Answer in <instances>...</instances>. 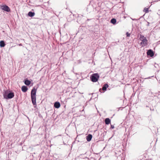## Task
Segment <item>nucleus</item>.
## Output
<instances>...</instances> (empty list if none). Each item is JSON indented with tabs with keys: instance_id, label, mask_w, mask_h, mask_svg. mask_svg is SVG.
<instances>
[{
	"instance_id": "nucleus-1",
	"label": "nucleus",
	"mask_w": 160,
	"mask_h": 160,
	"mask_svg": "<svg viewBox=\"0 0 160 160\" xmlns=\"http://www.w3.org/2000/svg\"><path fill=\"white\" fill-rule=\"evenodd\" d=\"M3 96L4 98L8 99L13 98L14 96V93L13 92L8 90L5 91Z\"/></svg>"
},
{
	"instance_id": "nucleus-2",
	"label": "nucleus",
	"mask_w": 160,
	"mask_h": 160,
	"mask_svg": "<svg viewBox=\"0 0 160 160\" xmlns=\"http://www.w3.org/2000/svg\"><path fill=\"white\" fill-rule=\"evenodd\" d=\"M37 89L34 87L31 91V96L32 101L33 105H36V93Z\"/></svg>"
},
{
	"instance_id": "nucleus-3",
	"label": "nucleus",
	"mask_w": 160,
	"mask_h": 160,
	"mask_svg": "<svg viewBox=\"0 0 160 160\" xmlns=\"http://www.w3.org/2000/svg\"><path fill=\"white\" fill-rule=\"evenodd\" d=\"M99 77L100 76L98 73H94L91 75L90 78L92 82H96L98 81Z\"/></svg>"
},
{
	"instance_id": "nucleus-4",
	"label": "nucleus",
	"mask_w": 160,
	"mask_h": 160,
	"mask_svg": "<svg viewBox=\"0 0 160 160\" xmlns=\"http://www.w3.org/2000/svg\"><path fill=\"white\" fill-rule=\"evenodd\" d=\"M141 40L142 41L141 42V45L142 47H144L148 45V40L146 37L143 36L141 35Z\"/></svg>"
},
{
	"instance_id": "nucleus-5",
	"label": "nucleus",
	"mask_w": 160,
	"mask_h": 160,
	"mask_svg": "<svg viewBox=\"0 0 160 160\" xmlns=\"http://www.w3.org/2000/svg\"><path fill=\"white\" fill-rule=\"evenodd\" d=\"M0 8L2 10L7 12H9L10 11V8L8 6L6 5H1L0 6Z\"/></svg>"
},
{
	"instance_id": "nucleus-6",
	"label": "nucleus",
	"mask_w": 160,
	"mask_h": 160,
	"mask_svg": "<svg viewBox=\"0 0 160 160\" xmlns=\"http://www.w3.org/2000/svg\"><path fill=\"white\" fill-rule=\"evenodd\" d=\"M108 87V85L107 84H105L102 87V88H100L99 89V92H102L101 91L103 90L104 91H106L107 88Z\"/></svg>"
},
{
	"instance_id": "nucleus-7",
	"label": "nucleus",
	"mask_w": 160,
	"mask_h": 160,
	"mask_svg": "<svg viewBox=\"0 0 160 160\" xmlns=\"http://www.w3.org/2000/svg\"><path fill=\"white\" fill-rule=\"evenodd\" d=\"M147 54L148 56L152 57L154 55V52L151 49L149 50L147 52Z\"/></svg>"
},
{
	"instance_id": "nucleus-8",
	"label": "nucleus",
	"mask_w": 160,
	"mask_h": 160,
	"mask_svg": "<svg viewBox=\"0 0 160 160\" xmlns=\"http://www.w3.org/2000/svg\"><path fill=\"white\" fill-rule=\"evenodd\" d=\"M60 106V103L58 102H55L54 104V107L56 108H59Z\"/></svg>"
},
{
	"instance_id": "nucleus-9",
	"label": "nucleus",
	"mask_w": 160,
	"mask_h": 160,
	"mask_svg": "<svg viewBox=\"0 0 160 160\" xmlns=\"http://www.w3.org/2000/svg\"><path fill=\"white\" fill-rule=\"evenodd\" d=\"M22 91L24 92H25L27 91L28 89V88L27 86H23L21 88Z\"/></svg>"
},
{
	"instance_id": "nucleus-10",
	"label": "nucleus",
	"mask_w": 160,
	"mask_h": 160,
	"mask_svg": "<svg viewBox=\"0 0 160 160\" xmlns=\"http://www.w3.org/2000/svg\"><path fill=\"white\" fill-rule=\"evenodd\" d=\"M105 122L106 124L108 125L110 123L111 120L108 118H106L105 119Z\"/></svg>"
},
{
	"instance_id": "nucleus-11",
	"label": "nucleus",
	"mask_w": 160,
	"mask_h": 160,
	"mask_svg": "<svg viewBox=\"0 0 160 160\" xmlns=\"http://www.w3.org/2000/svg\"><path fill=\"white\" fill-rule=\"evenodd\" d=\"M28 14L29 16L32 17L34 16L35 13L34 12L30 11L28 12Z\"/></svg>"
},
{
	"instance_id": "nucleus-12",
	"label": "nucleus",
	"mask_w": 160,
	"mask_h": 160,
	"mask_svg": "<svg viewBox=\"0 0 160 160\" xmlns=\"http://www.w3.org/2000/svg\"><path fill=\"white\" fill-rule=\"evenodd\" d=\"M31 82V81L28 79H26L25 80L24 83L26 85L29 86V85H30Z\"/></svg>"
},
{
	"instance_id": "nucleus-13",
	"label": "nucleus",
	"mask_w": 160,
	"mask_h": 160,
	"mask_svg": "<svg viewBox=\"0 0 160 160\" xmlns=\"http://www.w3.org/2000/svg\"><path fill=\"white\" fill-rule=\"evenodd\" d=\"M5 42L4 41L2 40L0 42V47H3L5 45Z\"/></svg>"
},
{
	"instance_id": "nucleus-14",
	"label": "nucleus",
	"mask_w": 160,
	"mask_h": 160,
	"mask_svg": "<svg viewBox=\"0 0 160 160\" xmlns=\"http://www.w3.org/2000/svg\"><path fill=\"white\" fill-rule=\"evenodd\" d=\"M92 138V135L91 134H88L86 137L87 140H91Z\"/></svg>"
},
{
	"instance_id": "nucleus-15",
	"label": "nucleus",
	"mask_w": 160,
	"mask_h": 160,
	"mask_svg": "<svg viewBox=\"0 0 160 160\" xmlns=\"http://www.w3.org/2000/svg\"><path fill=\"white\" fill-rule=\"evenodd\" d=\"M110 22L113 24H115L116 22V20L114 18H112L110 21Z\"/></svg>"
},
{
	"instance_id": "nucleus-16",
	"label": "nucleus",
	"mask_w": 160,
	"mask_h": 160,
	"mask_svg": "<svg viewBox=\"0 0 160 160\" xmlns=\"http://www.w3.org/2000/svg\"><path fill=\"white\" fill-rule=\"evenodd\" d=\"M148 8H145L143 11L144 12L146 13L148 12Z\"/></svg>"
},
{
	"instance_id": "nucleus-17",
	"label": "nucleus",
	"mask_w": 160,
	"mask_h": 160,
	"mask_svg": "<svg viewBox=\"0 0 160 160\" xmlns=\"http://www.w3.org/2000/svg\"><path fill=\"white\" fill-rule=\"evenodd\" d=\"M126 35H127V37H129L130 36V34L128 32H127L126 33Z\"/></svg>"
},
{
	"instance_id": "nucleus-18",
	"label": "nucleus",
	"mask_w": 160,
	"mask_h": 160,
	"mask_svg": "<svg viewBox=\"0 0 160 160\" xmlns=\"http://www.w3.org/2000/svg\"><path fill=\"white\" fill-rule=\"evenodd\" d=\"M114 128V126L113 125H111V129H113Z\"/></svg>"
},
{
	"instance_id": "nucleus-19",
	"label": "nucleus",
	"mask_w": 160,
	"mask_h": 160,
	"mask_svg": "<svg viewBox=\"0 0 160 160\" xmlns=\"http://www.w3.org/2000/svg\"><path fill=\"white\" fill-rule=\"evenodd\" d=\"M19 45L20 46H21L22 45V44L21 43H20L19 44Z\"/></svg>"
},
{
	"instance_id": "nucleus-20",
	"label": "nucleus",
	"mask_w": 160,
	"mask_h": 160,
	"mask_svg": "<svg viewBox=\"0 0 160 160\" xmlns=\"http://www.w3.org/2000/svg\"><path fill=\"white\" fill-rule=\"evenodd\" d=\"M134 20H136V19H134ZM133 20H134V19H133Z\"/></svg>"
}]
</instances>
